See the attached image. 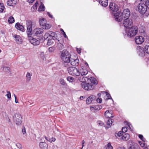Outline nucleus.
<instances>
[{
	"label": "nucleus",
	"instance_id": "1",
	"mask_svg": "<svg viewBox=\"0 0 149 149\" xmlns=\"http://www.w3.org/2000/svg\"><path fill=\"white\" fill-rule=\"evenodd\" d=\"M80 81L82 83L81 85L82 87L84 89L87 91L92 90L94 87V85L97 84L96 79L93 77H91L88 79L86 77H82L79 79Z\"/></svg>",
	"mask_w": 149,
	"mask_h": 149
},
{
	"label": "nucleus",
	"instance_id": "2",
	"mask_svg": "<svg viewBox=\"0 0 149 149\" xmlns=\"http://www.w3.org/2000/svg\"><path fill=\"white\" fill-rule=\"evenodd\" d=\"M26 24L27 28V34L28 37H31L29 39L30 42L34 45H38L40 44V41L36 38L31 37L32 33V26L34 25V24L30 20H26Z\"/></svg>",
	"mask_w": 149,
	"mask_h": 149
},
{
	"label": "nucleus",
	"instance_id": "3",
	"mask_svg": "<svg viewBox=\"0 0 149 149\" xmlns=\"http://www.w3.org/2000/svg\"><path fill=\"white\" fill-rule=\"evenodd\" d=\"M130 15V12L128 9L123 10V13H120L119 11L114 13V16L116 21L120 22L123 19L129 18Z\"/></svg>",
	"mask_w": 149,
	"mask_h": 149
},
{
	"label": "nucleus",
	"instance_id": "4",
	"mask_svg": "<svg viewBox=\"0 0 149 149\" xmlns=\"http://www.w3.org/2000/svg\"><path fill=\"white\" fill-rule=\"evenodd\" d=\"M70 55L66 50L62 51L61 55V59L64 62V65L65 67L69 66Z\"/></svg>",
	"mask_w": 149,
	"mask_h": 149
},
{
	"label": "nucleus",
	"instance_id": "5",
	"mask_svg": "<svg viewBox=\"0 0 149 149\" xmlns=\"http://www.w3.org/2000/svg\"><path fill=\"white\" fill-rule=\"evenodd\" d=\"M138 28L136 26H134L130 29L126 30L123 33L124 36H126V34L129 37H132L135 36L138 32Z\"/></svg>",
	"mask_w": 149,
	"mask_h": 149
},
{
	"label": "nucleus",
	"instance_id": "6",
	"mask_svg": "<svg viewBox=\"0 0 149 149\" xmlns=\"http://www.w3.org/2000/svg\"><path fill=\"white\" fill-rule=\"evenodd\" d=\"M13 120L17 125H20L22 123V117L19 113H15L13 116Z\"/></svg>",
	"mask_w": 149,
	"mask_h": 149
},
{
	"label": "nucleus",
	"instance_id": "7",
	"mask_svg": "<svg viewBox=\"0 0 149 149\" xmlns=\"http://www.w3.org/2000/svg\"><path fill=\"white\" fill-rule=\"evenodd\" d=\"M68 73L73 76H79L78 70L75 67H70L67 69Z\"/></svg>",
	"mask_w": 149,
	"mask_h": 149
},
{
	"label": "nucleus",
	"instance_id": "8",
	"mask_svg": "<svg viewBox=\"0 0 149 149\" xmlns=\"http://www.w3.org/2000/svg\"><path fill=\"white\" fill-rule=\"evenodd\" d=\"M138 7L139 12L141 14H144L147 11V8L145 4L144 3H139Z\"/></svg>",
	"mask_w": 149,
	"mask_h": 149
},
{
	"label": "nucleus",
	"instance_id": "9",
	"mask_svg": "<svg viewBox=\"0 0 149 149\" xmlns=\"http://www.w3.org/2000/svg\"><path fill=\"white\" fill-rule=\"evenodd\" d=\"M123 19L124 20V26L126 28H127L129 26H131L132 24V21L131 19L127 18Z\"/></svg>",
	"mask_w": 149,
	"mask_h": 149
},
{
	"label": "nucleus",
	"instance_id": "10",
	"mask_svg": "<svg viewBox=\"0 0 149 149\" xmlns=\"http://www.w3.org/2000/svg\"><path fill=\"white\" fill-rule=\"evenodd\" d=\"M144 48L142 47L139 46L136 47V50L138 55L141 56H143L145 55V52Z\"/></svg>",
	"mask_w": 149,
	"mask_h": 149
},
{
	"label": "nucleus",
	"instance_id": "11",
	"mask_svg": "<svg viewBox=\"0 0 149 149\" xmlns=\"http://www.w3.org/2000/svg\"><path fill=\"white\" fill-rule=\"evenodd\" d=\"M109 7L110 10L113 12H116V13H117L118 11H119L118 10V6L115 3H110L109 5Z\"/></svg>",
	"mask_w": 149,
	"mask_h": 149
},
{
	"label": "nucleus",
	"instance_id": "12",
	"mask_svg": "<svg viewBox=\"0 0 149 149\" xmlns=\"http://www.w3.org/2000/svg\"><path fill=\"white\" fill-rule=\"evenodd\" d=\"M144 38L141 36L136 37L135 41L137 44H141L144 41Z\"/></svg>",
	"mask_w": 149,
	"mask_h": 149
},
{
	"label": "nucleus",
	"instance_id": "13",
	"mask_svg": "<svg viewBox=\"0 0 149 149\" xmlns=\"http://www.w3.org/2000/svg\"><path fill=\"white\" fill-rule=\"evenodd\" d=\"M79 63V60L77 59H70V65H71L73 66H78Z\"/></svg>",
	"mask_w": 149,
	"mask_h": 149
},
{
	"label": "nucleus",
	"instance_id": "14",
	"mask_svg": "<svg viewBox=\"0 0 149 149\" xmlns=\"http://www.w3.org/2000/svg\"><path fill=\"white\" fill-rule=\"evenodd\" d=\"M102 108V107L100 105H96L90 107L91 111L95 112L96 111H98Z\"/></svg>",
	"mask_w": 149,
	"mask_h": 149
},
{
	"label": "nucleus",
	"instance_id": "15",
	"mask_svg": "<svg viewBox=\"0 0 149 149\" xmlns=\"http://www.w3.org/2000/svg\"><path fill=\"white\" fill-rule=\"evenodd\" d=\"M43 29L39 28H36L33 30V33L36 36H37L38 35L40 34L43 32Z\"/></svg>",
	"mask_w": 149,
	"mask_h": 149
},
{
	"label": "nucleus",
	"instance_id": "16",
	"mask_svg": "<svg viewBox=\"0 0 149 149\" xmlns=\"http://www.w3.org/2000/svg\"><path fill=\"white\" fill-rule=\"evenodd\" d=\"M96 99V97L94 95H91L87 98L86 100L87 104H90L92 101L95 100Z\"/></svg>",
	"mask_w": 149,
	"mask_h": 149
},
{
	"label": "nucleus",
	"instance_id": "17",
	"mask_svg": "<svg viewBox=\"0 0 149 149\" xmlns=\"http://www.w3.org/2000/svg\"><path fill=\"white\" fill-rule=\"evenodd\" d=\"M79 76L81 74L82 76L86 75L88 73L87 70L86 69H81L79 70H78Z\"/></svg>",
	"mask_w": 149,
	"mask_h": 149
},
{
	"label": "nucleus",
	"instance_id": "18",
	"mask_svg": "<svg viewBox=\"0 0 149 149\" xmlns=\"http://www.w3.org/2000/svg\"><path fill=\"white\" fill-rule=\"evenodd\" d=\"M53 34L54 32L51 31H48L45 33L44 36V38L45 39H50V36H51V35H52Z\"/></svg>",
	"mask_w": 149,
	"mask_h": 149
},
{
	"label": "nucleus",
	"instance_id": "19",
	"mask_svg": "<svg viewBox=\"0 0 149 149\" xmlns=\"http://www.w3.org/2000/svg\"><path fill=\"white\" fill-rule=\"evenodd\" d=\"M128 149H140V148L137 144L133 143L130 145Z\"/></svg>",
	"mask_w": 149,
	"mask_h": 149
},
{
	"label": "nucleus",
	"instance_id": "20",
	"mask_svg": "<svg viewBox=\"0 0 149 149\" xmlns=\"http://www.w3.org/2000/svg\"><path fill=\"white\" fill-rule=\"evenodd\" d=\"M104 115L106 117L108 118H112L113 117L112 114V111L109 110H107L104 113Z\"/></svg>",
	"mask_w": 149,
	"mask_h": 149
},
{
	"label": "nucleus",
	"instance_id": "21",
	"mask_svg": "<svg viewBox=\"0 0 149 149\" xmlns=\"http://www.w3.org/2000/svg\"><path fill=\"white\" fill-rule=\"evenodd\" d=\"M39 145L41 149H47L48 146L47 144L44 142L40 143Z\"/></svg>",
	"mask_w": 149,
	"mask_h": 149
},
{
	"label": "nucleus",
	"instance_id": "22",
	"mask_svg": "<svg viewBox=\"0 0 149 149\" xmlns=\"http://www.w3.org/2000/svg\"><path fill=\"white\" fill-rule=\"evenodd\" d=\"M100 4L102 6L106 7L108 5V0H99Z\"/></svg>",
	"mask_w": 149,
	"mask_h": 149
},
{
	"label": "nucleus",
	"instance_id": "23",
	"mask_svg": "<svg viewBox=\"0 0 149 149\" xmlns=\"http://www.w3.org/2000/svg\"><path fill=\"white\" fill-rule=\"evenodd\" d=\"M13 37L15 39V41L17 43H21L22 42V40L19 36L15 35Z\"/></svg>",
	"mask_w": 149,
	"mask_h": 149
},
{
	"label": "nucleus",
	"instance_id": "24",
	"mask_svg": "<svg viewBox=\"0 0 149 149\" xmlns=\"http://www.w3.org/2000/svg\"><path fill=\"white\" fill-rule=\"evenodd\" d=\"M15 27L17 29L21 31H23L24 29V26L21 25L19 23H17L15 25Z\"/></svg>",
	"mask_w": 149,
	"mask_h": 149
},
{
	"label": "nucleus",
	"instance_id": "25",
	"mask_svg": "<svg viewBox=\"0 0 149 149\" xmlns=\"http://www.w3.org/2000/svg\"><path fill=\"white\" fill-rule=\"evenodd\" d=\"M39 22L41 26H42L46 23V21L44 18L39 19Z\"/></svg>",
	"mask_w": 149,
	"mask_h": 149
},
{
	"label": "nucleus",
	"instance_id": "26",
	"mask_svg": "<svg viewBox=\"0 0 149 149\" xmlns=\"http://www.w3.org/2000/svg\"><path fill=\"white\" fill-rule=\"evenodd\" d=\"M130 138V135L128 133H124L121 137L122 139L125 141L128 140Z\"/></svg>",
	"mask_w": 149,
	"mask_h": 149
},
{
	"label": "nucleus",
	"instance_id": "27",
	"mask_svg": "<svg viewBox=\"0 0 149 149\" xmlns=\"http://www.w3.org/2000/svg\"><path fill=\"white\" fill-rule=\"evenodd\" d=\"M15 3L16 1L15 0H9L7 2V4L9 6H11Z\"/></svg>",
	"mask_w": 149,
	"mask_h": 149
},
{
	"label": "nucleus",
	"instance_id": "28",
	"mask_svg": "<svg viewBox=\"0 0 149 149\" xmlns=\"http://www.w3.org/2000/svg\"><path fill=\"white\" fill-rule=\"evenodd\" d=\"M45 139L48 141L52 143V142H54L56 140V139L54 137H52L51 139L49 138L46 136H45Z\"/></svg>",
	"mask_w": 149,
	"mask_h": 149
},
{
	"label": "nucleus",
	"instance_id": "29",
	"mask_svg": "<svg viewBox=\"0 0 149 149\" xmlns=\"http://www.w3.org/2000/svg\"><path fill=\"white\" fill-rule=\"evenodd\" d=\"M38 4V1H36L33 6L31 8V10L33 11H34L35 10H36L37 8V5Z\"/></svg>",
	"mask_w": 149,
	"mask_h": 149
},
{
	"label": "nucleus",
	"instance_id": "30",
	"mask_svg": "<svg viewBox=\"0 0 149 149\" xmlns=\"http://www.w3.org/2000/svg\"><path fill=\"white\" fill-rule=\"evenodd\" d=\"M51 27V26L50 24H47L46 23L42 26V28L45 29H50Z\"/></svg>",
	"mask_w": 149,
	"mask_h": 149
},
{
	"label": "nucleus",
	"instance_id": "31",
	"mask_svg": "<svg viewBox=\"0 0 149 149\" xmlns=\"http://www.w3.org/2000/svg\"><path fill=\"white\" fill-rule=\"evenodd\" d=\"M8 21L9 24H12L14 23L15 21L14 17L12 16L10 17L8 19Z\"/></svg>",
	"mask_w": 149,
	"mask_h": 149
},
{
	"label": "nucleus",
	"instance_id": "32",
	"mask_svg": "<svg viewBox=\"0 0 149 149\" xmlns=\"http://www.w3.org/2000/svg\"><path fill=\"white\" fill-rule=\"evenodd\" d=\"M113 120L111 119H109L107 122V125L108 126V127H110L113 123L112 120Z\"/></svg>",
	"mask_w": 149,
	"mask_h": 149
},
{
	"label": "nucleus",
	"instance_id": "33",
	"mask_svg": "<svg viewBox=\"0 0 149 149\" xmlns=\"http://www.w3.org/2000/svg\"><path fill=\"white\" fill-rule=\"evenodd\" d=\"M2 68H3V70L4 72H10V68H9L5 66H3Z\"/></svg>",
	"mask_w": 149,
	"mask_h": 149
},
{
	"label": "nucleus",
	"instance_id": "34",
	"mask_svg": "<svg viewBox=\"0 0 149 149\" xmlns=\"http://www.w3.org/2000/svg\"><path fill=\"white\" fill-rule=\"evenodd\" d=\"M45 10V7L43 5L42 3L39 7L38 11H43Z\"/></svg>",
	"mask_w": 149,
	"mask_h": 149
},
{
	"label": "nucleus",
	"instance_id": "35",
	"mask_svg": "<svg viewBox=\"0 0 149 149\" xmlns=\"http://www.w3.org/2000/svg\"><path fill=\"white\" fill-rule=\"evenodd\" d=\"M31 75L29 73H27L26 74V81H29L31 79Z\"/></svg>",
	"mask_w": 149,
	"mask_h": 149
},
{
	"label": "nucleus",
	"instance_id": "36",
	"mask_svg": "<svg viewBox=\"0 0 149 149\" xmlns=\"http://www.w3.org/2000/svg\"><path fill=\"white\" fill-rule=\"evenodd\" d=\"M145 51L147 54H149V45H146L144 47Z\"/></svg>",
	"mask_w": 149,
	"mask_h": 149
},
{
	"label": "nucleus",
	"instance_id": "37",
	"mask_svg": "<svg viewBox=\"0 0 149 149\" xmlns=\"http://www.w3.org/2000/svg\"><path fill=\"white\" fill-rule=\"evenodd\" d=\"M59 82L60 84L63 86H65L66 85V84L65 81L63 79H60Z\"/></svg>",
	"mask_w": 149,
	"mask_h": 149
},
{
	"label": "nucleus",
	"instance_id": "38",
	"mask_svg": "<svg viewBox=\"0 0 149 149\" xmlns=\"http://www.w3.org/2000/svg\"><path fill=\"white\" fill-rule=\"evenodd\" d=\"M7 94L6 95V96H7V98L9 100L11 99V94L10 92L9 91H7Z\"/></svg>",
	"mask_w": 149,
	"mask_h": 149
},
{
	"label": "nucleus",
	"instance_id": "39",
	"mask_svg": "<svg viewBox=\"0 0 149 149\" xmlns=\"http://www.w3.org/2000/svg\"><path fill=\"white\" fill-rule=\"evenodd\" d=\"M54 43V41L51 39H48L47 45H50Z\"/></svg>",
	"mask_w": 149,
	"mask_h": 149
},
{
	"label": "nucleus",
	"instance_id": "40",
	"mask_svg": "<svg viewBox=\"0 0 149 149\" xmlns=\"http://www.w3.org/2000/svg\"><path fill=\"white\" fill-rule=\"evenodd\" d=\"M105 148L106 149H113V147L110 143H108V144L105 146Z\"/></svg>",
	"mask_w": 149,
	"mask_h": 149
},
{
	"label": "nucleus",
	"instance_id": "41",
	"mask_svg": "<svg viewBox=\"0 0 149 149\" xmlns=\"http://www.w3.org/2000/svg\"><path fill=\"white\" fill-rule=\"evenodd\" d=\"M4 7L3 4L0 3V13H2L4 10Z\"/></svg>",
	"mask_w": 149,
	"mask_h": 149
},
{
	"label": "nucleus",
	"instance_id": "42",
	"mask_svg": "<svg viewBox=\"0 0 149 149\" xmlns=\"http://www.w3.org/2000/svg\"><path fill=\"white\" fill-rule=\"evenodd\" d=\"M67 80L69 82H72L74 81V79L72 77H68L67 78Z\"/></svg>",
	"mask_w": 149,
	"mask_h": 149
},
{
	"label": "nucleus",
	"instance_id": "43",
	"mask_svg": "<svg viewBox=\"0 0 149 149\" xmlns=\"http://www.w3.org/2000/svg\"><path fill=\"white\" fill-rule=\"evenodd\" d=\"M98 124L100 126H102L104 125V123L100 121H98L97 122Z\"/></svg>",
	"mask_w": 149,
	"mask_h": 149
},
{
	"label": "nucleus",
	"instance_id": "44",
	"mask_svg": "<svg viewBox=\"0 0 149 149\" xmlns=\"http://www.w3.org/2000/svg\"><path fill=\"white\" fill-rule=\"evenodd\" d=\"M55 33L54 32V34H52V35H51V36H50V39L53 40H54L56 39L57 38L56 37L54 36Z\"/></svg>",
	"mask_w": 149,
	"mask_h": 149
},
{
	"label": "nucleus",
	"instance_id": "45",
	"mask_svg": "<svg viewBox=\"0 0 149 149\" xmlns=\"http://www.w3.org/2000/svg\"><path fill=\"white\" fill-rule=\"evenodd\" d=\"M54 48L53 47H51L49 48L48 50L50 52H54Z\"/></svg>",
	"mask_w": 149,
	"mask_h": 149
},
{
	"label": "nucleus",
	"instance_id": "46",
	"mask_svg": "<svg viewBox=\"0 0 149 149\" xmlns=\"http://www.w3.org/2000/svg\"><path fill=\"white\" fill-rule=\"evenodd\" d=\"M127 125L129 127V129L131 131H132L133 129L132 128V126L130 123H128V122H127Z\"/></svg>",
	"mask_w": 149,
	"mask_h": 149
},
{
	"label": "nucleus",
	"instance_id": "47",
	"mask_svg": "<svg viewBox=\"0 0 149 149\" xmlns=\"http://www.w3.org/2000/svg\"><path fill=\"white\" fill-rule=\"evenodd\" d=\"M122 132L124 133L126 132L127 130V128L126 127H123L122 128Z\"/></svg>",
	"mask_w": 149,
	"mask_h": 149
},
{
	"label": "nucleus",
	"instance_id": "48",
	"mask_svg": "<svg viewBox=\"0 0 149 149\" xmlns=\"http://www.w3.org/2000/svg\"><path fill=\"white\" fill-rule=\"evenodd\" d=\"M145 6H146L147 8L149 9V1L147 0L145 2Z\"/></svg>",
	"mask_w": 149,
	"mask_h": 149
},
{
	"label": "nucleus",
	"instance_id": "49",
	"mask_svg": "<svg viewBox=\"0 0 149 149\" xmlns=\"http://www.w3.org/2000/svg\"><path fill=\"white\" fill-rule=\"evenodd\" d=\"M117 135L118 136H120L122 135H123V133L121 131H120L117 134Z\"/></svg>",
	"mask_w": 149,
	"mask_h": 149
},
{
	"label": "nucleus",
	"instance_id": "50",
	"mask_svg": "<svg viewBox=\"0 0 149 149\" xmlns=\"http://www.w3.org/2000/svg\"><path fill=\"white\" fill-rule=\"evenodd\" d=\"M22 132L23 134H24L26 133V129L24 126L22 127Z\"/></svg>",
	"mask_w": 149,
	"mask_h": 149
},
{
	"label": "nucleus",
	"instance_id": "51",
	"mask_svg": "<svg viewBox=\"0 0 149 149\" xmlns=\"http://www.w3.org/2000/svg\"><path fill=\"white\" fill-rule=\"evenodd\" d=\"M139 137L142 141H144L145 139L143 138L142 135L140 134L139 135Z\"/></svg>",
	"mask_w": 149,
	"mask_h": 149
},
{
	"label": "nucleus",
	"instance_id": "52",
	"mask_svg": "<svg viewBox=\"0 0 149 149\" xmlns=\"http://www.w3.org/2000/svg\"><path fill=\"white\" fill-rule=\"evenodd\" d=\"M61 31H62V33L63 34V35L64 37L65 38H67V36L65 34V33L64 32V31L62 29H61Z\"/></svg>",
	"mask_w": 149,
	"mask_h": 149
},
{
	"label": "nucleus",
	"instance_id": "53",
	"mask_svg": "<svg viewBox=\"0 0 149 149\" xmlns=\"http://www.w3.org/2000/svg\"><path fill=\"white\" fill-rule=\"evenodd\" d=\"M16 146L19 148H22V145L19 143H18L16 144Z\"/></svg>",
	"mask_w": 149,
	"mask_h": 149
},
{
	"label": "nucleus",
	"instance_id": "54",
	"mask_svg": "<svg viewBox=\"0 0 149 149\" xmlns=\"http://www.w3.org/2000/svg\"><path fill=\"white\" fill-rule=\"evenodd\" d=\"M139 32L141 33V34H145V30L143 29L142 30H139Z\"/></svg>",
	"mask_w": 149,
	"mask_h": 149
},
{
	"label": "nucleus",
	"instance_id": "55",
	"mask_svg": "<svg viewBox=\"0 0 149 149\" xmlns=\"http://www.w3.org/2000/svg\"><path fill=\"white\" fill-rule=\"evenodd\" d=\"M97 102L99 103H101L102 101V99L101 98H98L97 99Z\"/></svg>",
	"mask_w": 149,
	"mask_h": 149
},
{
	"label": "nucleus",
	"instance_id": "56",
	"mask_svg": "<svg viewBox=\"0 0 149 149\" xmlns=\"http://www.w3.org/2000/svg\"><path fill=\"white\" fill-rule=\"evenodd\" d=\"M14 96L15 98V102L16 103H18V101L17 100V97L15 95V94H14Z\"/></svg>",
	"mask_w": 149,
	"mask_h": 149
},
{
	"label": "nucleus",
	"instance_id": "57",
	"mask_svg": "<svg viewBox=\"0 0 149 149\" xmlns=\"http://www.w3.org/2000/svg\"><path fill=\"white\" fill-rule=\"evenodd\" d=\"M106 95L108 97V99H110L111 98V96H110V95L109 94L107 93V92H106Z\"/></svg>",
	"mask_w": 149,
	"mask_h": 149
},
{
	"label": "nucleus",
	"instance_id": "58",
	"mask_svg": "<svg viewBox=\"0 0 149 149\" xmlns=\"http://www.w3.org/2000/svg\"><path fill=\"white\" fill-rule=\"evenodd\" d=\"M139 144L142 147H144L145 146V143H140Z\"/></svg>",
	"mask_w": 149,
	"mask_h": 149
},
{
	"label": "nucleus",
	"instance_id": "59",
	"mask_svg": "<svg viewBox=\"0 0 149 149\" xmlns=\"http://www.w3.org/2000/svg\"><path fill=\"white\" fill-rule=\"evenodd\" d=\"M84 143H85V141H84V140H83L82 141V148H83V147L84 146Z\"/></svg>",
	"mask_w": 149,
	"mask_h": 149
},
{
	"label": "nucleus",
	"instance_id": "60",
	"mask_svg": "<svg viewBox=\"0 0 149 149\" xmlns=\"http://www.w3.org/2000/svg\"><path fill=\"white\" fill-rule=\"evenodd\" d=\"M47 14L50 17H51V18H52V16L50 14L49 12H47Z\"/></svg>",
	"mask_w": 149,
	"mask_h": 149
},
{
	"label": "nucleus",
	"instance_id": "61",
	"mask_svg": "<svg viewBox=\"0 0 149 149\" xmlns=\"http://www.w3.org/2000/svg\"><path fill=\"white\" fill-rule=\"evenodd\" d=\"M77 51L78 53L80 54L81 53V49H80L77 48Z\"/></svg>",
	"mask_w": 149,
	"mask_h": 149
},
{
	"label": "nucleus",
	"instance_id": "62",
	"mask_svg": "<svg viewBox=\"0 0 149 149\" xmlns=\"http://www.w3.org/2000/svg\"><path fill=\"white\" fill-rule=\"evenodd\" d=\"M27 1L29 3H32L35 0H27Z\"/></svg>",
	"mask_w": 149,
	"mask_h": 149
},
{
	"label": "nucleus",
	"instance_id": "63",
	"mask_svg": "<svg viewBox=\"0 0 149 149\" xmlns=\"http://www.w3.org/2000/svg\"><path fill=\"white\" fill-rule=\"evenodd\" d=\"M118 149H125V148L123 146L120 147Z\"/></svg>",
	"mask_w": 149,
	"mask_h": 149
},
{
	"label": "nucleus",
	"instance_id": "64",
	"mask_svg": "<svg viewBox=\"0 0 149 149\" xmlns=\"http://www.w3.org/2000/svg\"><path fill=\"white\" fill-rule=\"evenodd\" d=\"M144 147V149H148V147L147 146H145V147Z\"/></svg>",
	"mask_w": 149,
	"mask_h": 149
}]
</instances>
